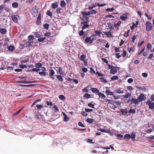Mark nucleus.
<instances>
[{
    "instance_id": "f257e3e1",
    "label": "nucleus",
    "mask_w": 154,
    "mask_h": 154,
    "mask_svg": "<svg viewBox=\"0 0 154 154\" xmlns=\"http://www.w3.org/2000/svg\"><path fill=\"white\" fill-rule=\"evenodd\" d=\"M145 25L146 31H150L152 29V24L149 21H147L146 22Z\"/></svg>"
},
{
    "instance_id": "f03ea898",
    "label": "nucleus",
    "mask_w": 154,
    "mask_h": 154,
    "mask_svg": "<svg viewBox=\"0 0 154 154\" xmlns=\"http://www.w3.org/2000/svg\"><path fill=\"white\" fill-rule=\"evenodd\" d=\"M79 35L81 37L82 39H84L88 35V34L86 32H84L83 30H81L79 32Z\"/></svg>"
},
{
    "instance_id": "7ed1b4c3",
    "label": "nucleus",
    "mask_w": 154,
    "mask_h": 154,
    "mask_svg": "<svg viewBox=\"0 0 154 154\" xmlns=\"http://www.w3.org/2000/svg\"><path fill=\"white\" fill-rule=\"evenodd\" d=\"M137 100L139 103L145 100L146 97L143 94H141L137 98Z\"/></svg>"
},
{
    "instance_id": "20e7f679",
    "label": "nucleus",
    "mask_w": 154,
    "mask_h": 154,
    "mask_svg": "<svg viewBox=\"0 0 154 154\" xmlns=\"http://www.w3.org/2000/svg\"><path fill=\"white\" fill-rule=\"evenodd\" d=\"M146 104L149 106V108L150 109H154V103L148 99L146 102Z\"/></svg>"
},
{
    "instance_id": "39448f33",
    "label": "nucleus",
    "mask_w": 154,
    "mask_h": 154,
    "mask_svg": "<svg viewBox=\"0 0 154 154\" xmlns=\"http://www.w3.org/2000/svg\"><path fill=\"white\" fill-rule=\"evenodd\" d=\"M131 102V104L134 103L136 105L138 104L139 103L137 99H135L133 98L131 99L128 100V102Z\"/></svg>"
},
{
    "instance_id": "423d86ee",
    "label": "nucleus",
    "mask_w": 154,
    "mask_h": 154,
    "mask_svg": "<svg viewBox=\"0 0 154 154\" xmlns=\"http://www.w3.org/2000/svg\"><path fill=\"white\" fill-rule=\"evenodd\" d=\"M89 23L88 21H83L81 23L82 26L83 25L82 27V30L84 29L85 28H88L89 26V25L88 23Z\"/></svg>"
},
{
    "instance_id": "0eeeda50",
    "label": "nucleus",
    "mask_w": 154,
    "mask_h": 154,
    "mask_svg": "<svg viewBox=\"0 0 154 154\" xmlns=\"http://www.w3.org/2000/svg\"><path fill=\"white\" fill-rule=\"evenodd\" d=\"M120 69L119 67L117 66H114L112 69H110V73L112 74H115L117 72V71L119 70Z\"/></svg>"
},
{
    "instance_id": "6e6552de",
    "label": "nucleus",
    "mask_w": 154,
    "mask_h": 154,
    "mask_svg": "<svg viewBox=\"0 0 154 154\" xmlns=\"http://www.w3.org/2000/svg\"><path fill=\"white\" fill-rule=\"evenodd\" d=\"M128 15V13H126L125 14H123V15L120 17V19L122 20L125 21L127 19V15Z\"/></svg>"
},
{
    "instance_id": "1a4fd4ad",
    "label": "nucleus",
    "mask_w": 154,
    "mask_h": 154,
    "mask_svg": "<svg viewBox=\"0 0 154 154\" xmlns=\"http://www.w3.org/2000/svg\"><path fill=\"white\" fill-rule=\"evenodd\" d=\"M41 14L39 13L37 18L36 21V23L38 25H41Z\"/></svg>"
},
{
    "instance_id": "9d476101",
    "label": "nucleus",
    "mask_w": 154,
    "mask_h": 154,
    "mask_svg": "<svg viewBox=\"0 0 154 154\" xmlns=\"http://www.w3.org/2000/svg\"><path fill=\"white\" fill-rule=\"evenodd\" d=\"M54 73L55 72L53 69H51L49 70V76L51 78L53 79H54V78L53 77V76L54 75Z\"/></svg>"
},
{
    "instance_id": "9b49d317",
    "label": "nucleus",
    "mask_w": 154,
    "mask_h": 154,
    "mask_svg": "<svg viewBox=\"0 0 154 154\" xmlns=\"http://www.w3.org/2000/svg\"><path fill=\"white\" fill-rule=\"evenodd\" d=\"M134 47L135 46L134 45H132L131 47L128 48V51L129 53H132L135 50Z\"/></svg>"
},
{
    "instance_id": "f8f14e48",
    "label": "nucleus",
    "mask_w": 154,
    "mask_h": 154,
    "mask_svg": "<svg viewBox=\"0 0 154 154\" xmlns=\"http://www.w3.org/2000/svg\"><path fill=\"white\" fill-rule=\"evenodd\" d=\"M86 57V56H85V55L83 54L81 56L80 58V60L81 61L85 62V63H87L86 61L85 60Z\"/></svg>"
},
{
    "instance_id": "ddd939ff",
    "label": "nucleus",
    "mask_w": 154,
    "mask_h": 154,
    "mask_svg": "<svg viewBox=\"0 0 154 154\" xmlns=\"http://www.w3.org/2000/svg\"><path fill=\"white\" fill-rule=\"evenodd\" d=\"M101 31L96 30L95 32V34L94 35V36L95 37L98 36L99 37H100L101 34Z\"/></svg>"
},
{
    "instance_id": "4468645a",
    "label": "nucleus",
    "mask_w": 154,
    "mask_h": 154,
    "mask_svg": "<svg viewBox=\"0 0 154 154\" xmlns=\"http://www.w3.org/2000/svg\"><path fill=\"white\" fill-rule=\"evenodd\" d=\"M120 112H121L122 114L123 115H125L128 113V111L127 109H120Z\"/></svg>"
},
{
    "instance_id": "2eb2a0df",
    "label": "nucleus",
    "mask_w": 154,
    "mask_h": 154,
    "mask_svg": "<svg viewBox=\"0 0 154 154\" xmlns=\"http://www.w3.org/2000/svg\"><path fill=\"white\" fill-rule=\"evenodd\" d=\"M106 93L107 95H112L113 93L112 92L110 91L109 88H107V90L106 91Z\"/></svg>"
},
{
    "instance_id": "dca6fc26",
    "label": "nucleus",
    "mask_w": 154,
    "mask_h": 154,
    "mask_svg": "<svg viewBox=\"0 0 154 154\" xmlns=\"http://www.w3.org/2000/svg\"><path fill=\"white\" fill-rule=\"evenodd\" d=\"M62 113L64 116V121L65 122L68 121L69 120V118L64 112H63Z\"/></svg>"
},
{
    "instance_id": "f3484780",
    "label": "nucleus",
    "mask_w": 154,
    "mask_h": 154,
    "mask_svg": "<svg viewBox=\"0 0 154 154\" xmlns=\"http://www.w3.org/2000/svg\"><path fill=\"white\" fill-rule=\"evenodd\" d=\"M85 43H88L90 42L91 43V37L88 36L85 39Z\"/></svg>"
},
{
    "instance_id": "a211bd4d",
    "label": "nucleus",
    "mask_w": 154,
    "mask_h": 154,
    "mask_svg": "<svg viewBox=\"0 0 154 154\" xmlns=\"http://www.w3.org/2000/svg\"><path fill=\"white\" fill-rule=\"evenodd\" d=\"M81 20L83 21H87L89 20V18L87 16L84 15L81 17Z\"/></svg>"
},
{
    "instance_id": "6ab92c4d",
    "label": "nucleus",
    "mask_w": 154,
    "mask_h": 154,
    "mask_svg": "<svg viewBox=\"0 0 154 154\" xmlns=\"http://www.w3.org/2000/svg\"><path fill=\"white\" fill-rule=\"evenodd\" d=\"M51 7L53 9H55L58 7V2H55L53 3L51 5Z\"/></svg>"
},
{
    "instance_id": "aec40b11",
    "label": "nucleus",
    "mask_w": 154,
    "mask_h": 154,
    "mask_svg": "<svg viewBox=\"0 0 154 154\" xmlns=\"http://www.w3.org/2000/svg\"><path fill=\"white\" fill-rule=\"evenodd\" d=\"M91 90L92 92L94 93H98L99 92L98 89L96 88H91Z\"/></svg>"
},
{
    "instance_id": "412c9836",
    "label": "nucleus",
    "mask_w": 154,
    "mask_h": 154,
    "mask_svg": "<svg viewBox=\"0 0 154 154\" xmlns=\"http://www.w3.org/2000/svg\"><path fill=\"white\" fill-rule=\"evenodd\" d=\"M131 138V135L129 134H127L124 136V138L125 140L129 139Z\"/></svg>"
},
{
    "instance_id": "4be33fe9",
    "label": "nucleus",
    "mask_w": 154,
    "mask_h": 154,
    "mask_svg": "<svg viewBox=\"0 0 154 154\" xmlns=\"http://www.w3.org/2000/svg\"><path fill=\"white\" fill-rule=\"evenodd\" d=\"M12 19L13 21L15 23H17V19L15 15H13L12 16Z\"/></svg>"
},
{
    "instance_id": "5701e85b",
    "label": "nucleus",
    "mask_w": 154,
    "mask_h": 154,
    "mask_svg": "<svg viewBox=\"0 0 154 154\" xmlns=\"http://www.w3.org/2000/svg\"><path fill=\"white\" fill-rule=\"evenodd\" d=\"M8 49L9 51H14L15 50V48L14 46L11 45L8 47Z\"/></svg>"
},
{
    "instance_id": "b1692460",
    "label": "nucleus",
    "mask_w": 154,
    "mask_h": 154,
    "mask_svg": "<svg viewBox=\"0 0 154 154\" xmlns=\"http://www.w3.org/2000/svg\"><path fill=\"white\" fill-rule=\"evenodd\" d=\"M0 32L2 35H4L6 33V29H5L1 28L0 29Z\"/></svg>"
},
{
    "instance_id": "393cba45",
    "label": "nucleus",
    "mask_w": 154,
    "mask_h": 154,
    "mask_svg": "<svg viewBox=\"0 0 154 154\" xmlns=\"http://www.w3.org/2000/svg\"><path fill=\"white\" fill-rule=\"evenodd\" d=\"M116 92L117 93L121 94L123 93L124 91L122 88H119L116 91Z\"/></svg>"
},
{
    "instance_id": "a878e982",
    "label": "nucleus",
    "mask_w": 154,
    "mask_h": 154,
    "mask_svg": "<svg viewBox=\"0 0 154 154\" xmlns=\"http://www.w3.org/2000/svg\"><path fill=\"white\" fill-rule=\"evenodd\" d=\"M56 76H57V79L59 81L62 82L63 81V79L61 75H56Z\"/></svg>"
},
{
    "instance_id": "bb28decb",
    "label": "nucleus",
    "mask_w": 154,
    "mask_h": 154,
    "mask_svg": "<svg viewBox=\"0 0 154 154\" xmlns=\"http://www.w3.org/2000/svg\"><path fill=\"white\" fill-rule=\"evenodd\" d=\"M28 38L29 39V42L31 43L32 42L31 40H33L34 38V36L33 35H30L28 37Z\"/></svg>"
},
{
    "instance_id": "cd10ccee",
    "label": "nucleus",
    "mask_w": 154,
    "mask_h": 154,
    "mask_svg": "<svg viewBox=\"0 0 154 154\" xmlns=\"http://www.w3.org/2000/svg\"><path fill=\"white\" fill-rule=\"evenodd\" d=\"M131 96V94L129 93H126V94L125 95H123V97H124V98H128V97L130 98Z\"/></svg>"
},
{
    "instance_id": "c85d7f7f",
    "label": "nucleus",
    "mask_w": 154,
    "mask_h": 154,
    "mask_svg": "<svg viewBox=\"0 0 154 154\" xmlns=\"http://www.w3.org/2000/svg\"><path fill=\"white\" fill-rule=\"evenodd\" d=\"M86 121L90 123H92L93 122H94V120L93 119L88 118L86 120Z\"/></svg>"
},
{
    "instance_id": "c756f323",
    "label": "nucleus",
    "mask_w": 154,
    "mask_h": 154,
    "mask_svg": "<svg viewBox=\"0 0 154 154\" xmlns=\"http://www.w3.org/2000/svg\"><path fill=\"white\" fill-rule=\"evenodd\" d=\"M57 72L59 73L60 75H63V72L62 70V69L60 67L58 69V70L57 71Z\"/></svg>"
},
{
    "instance_id": "7c9ffc66",
    "label": "nucleus",
    "mask_w": 154,
    "mask_h": 154,
    "mask_svg": "<svg viewBox=\"0 0 154 154\" xmlns=\"http://www.w3.org/2000/svg\"><path fill=\"white\" fill-rule=\"evenodd\" d=\"M105 34L108 37H110L112 36L111 31H110L107 32H105Z\"/></svg>"
},
{
    "instance_id": "2f4dec72",
    "label": "nucleus",
    "mask_w": 154,
    "mask_h": 154,
    "mask_svg": "<svg viewBox=\"0 0 154 154\" xmlns=\"http://www.w3.org/2000/svg\"><path fill=\"white\" fill-rule=\"evenodd\" d=\"M66 5V3H65L64 1H62L61 2L60 6L62 8H64Z\"/></svg>"
},
{
    "instance_id": "473e14b6",
    "label": "nucleus",
    "mask_w": 154,
    "mask_h": 154,
    "mask_svg": "<svg viewBox=\"0 0 154 154\" xmlns=\"http://www.w3.org/2000/svg\"><path fill=\"white\" fill-rule=\"evenodd\" d=\"M41 101V99H37V100H35V101L31 105V107H33L34 106L35 104L39 102V101Z\"/></svg>"
},
{
    "instance_id": "72a5a7b5",
    "label": "nucleus",
    "mask_w": 154,
    "mask_h": 154,
    "mask_svg": "<svg viewBox=\"0 0 154 154\" xmlns=\"http://www.w3.org/2000/svg\"><path fill=\"white\" fill-rule=\"evenodd\" d=\"M84 97L87 99H88L91 97V95L90 94L87 93H86L85 94Z\"/></svg>"
},
{
    "instance_id": "f704fd0d",
    "label": "nucleus",
    "mask_w": 154,
    "mask_h": 154,
    "mask_svg": "<svg viewBox=\"0 0 154 154\" xmlns=\"http://www.w3.org/2000/svg\"><path fill=\"white\" fill-rule=\"evenodd\" d=\"M39 74L41 76H42V75L45 76V75H48L47 73H46L45 72H39Z\"/></svg>"
},
{
    "instance_id": "c9c22d12",
    "label": "nucleus",
    "mask_w": 154,
    "mask_h": 154,
    "mask_svg": "<svg viewBox=\"0 0 154 154\" xmlns=\"http://www.w3.org/2000/svg\"><path fill=\"white\" fill-rule=\"evenodd\" d=\"M55 109V111H54V112H58V113H59V110L58 109V108L57 106L56 105H54L53 107Z\"/></svg>"
},
{
    "instance_id": "e433bc0d",
    "label": "nucleus",
    "mask_w": 154,
    "mask_h": 154,
    "mask_svg": "<svg viewBox=\"0 0 154 154\" xmlns=\"http://www.w3.org/2000/svg\"><path fill=\"white\" fill-rule=\"evenodd\" d=\"M45 39L46 38L45 37H41L38 39V41L39 42H43Z\"/></svg>"
},
{
    "instance_id": "4c0bfd02",
    "label": "nucleus",
    "mask_w": 154,
    "mask_h": 154,
    "mask_svg": "<svg viewBox=\"0 0 154 154\" xmlns=\"http://www.w3.org/2000/svg\"><path fill=\"white\" fill-rule=\"evenodd\" d=\"M42 66V64L41 63H37L35 64V66L37 68H41Z\"/></svg>"
},
{
    "instance_id": "58836bf2",
    "label": "nucleus",
    "mask_w": 154,
    "mask_h": 154,
    "mask_svg": "<svg viewBox=\"0 0 154 154\" xmlns=\"http://www.w3.org/2000/svg\"><path fill=\"white\" fill-rule=\"evenodd\" d=\"M116 137L118 139L121 140L123 137V136L121 134H118L117 135Z\"/></svg>"
},
{
    "instance_id": "ea45409f",
    "label": "nucleus",
    "mask_w": 154,
    "mask_h": 154,
    "mask_svg": "<svg viewBox=\"0 0 154 154\" xmlns=\"http://www.w3.org/2000/svg\"><path fill=\"white\" fill-rule=\"evenodd\" d=\"M82 15H84L86 16H88L91 14L90 11L88 12H82Z\"/></svg>"
},
{
    "instance_id": "a19ab883",
    "label": "nucleus",
    "mask_w": 154,
    "mask_h": 154,
    "mask_svg": "<svg viewBox=\"0 0 154 154\" xmlns=\"http://www.w3.org/2000/svg\"><path fill=\"white\" fill-rule=\"evenodd\" d=\"M119 78V77L116 75H114L112 76L111 78V79L112 80H116Z\"/></svg>"
},
{
    "instance_id": "79ce46f5",
    "label": "nucleus",
    "mask_w": 154,
    "mask_h": 154,
    "mask_svg": "<svg viewBox=\"0 0 154 154\" xmlns=\"http://www.w3.org/2000/svg\"><path fill=\"white\" fill-rule=\"evenodd\" d=\"M128 112L130 114H134L135 113V110L134 109H130Z\"/></svg>"
},
{
    "instance_id": "37998d69",
    "label": "nucleus",
    "mask_w": 154,
    "mask_h": 154,
    "mask_svg": "<svg viewBox=\"0 0 154 154\" xmlns=\"http://www.w3.org/2000/svg\"><path fill=\"white\" fill-rule=\"evenodd\" d=\"M12 6L14 8H17L18 6V4L17 2H14L12 4Z\"/></svg>"
},
{
    "instance_id": "c03bdc74",
    "label": "nucleus",
    "mask_w": 154,
    "mask_h": 154,
    "mask_svg": "<svg viewBox=\"0 0 154 154\" xmlns=\"http://www.w3.org/2000/svg\"><path fill=\"white\" fill-rule=\"evenodd\" d=\"M97 5H95L93 4V5H90L88 7V8L89 10H91V9H93L94 8L96 7Z\"/></svg>"
},
{
    "instance_id": "a18cd8bd",
    "label": "nucleus",
    "mask_w": 154,
    "mask_h": 154,
    "mask_svg": "<svg viewBox=\"0 0 154 154\" xmlns=\"http://www.w3.org/2000/svg\"><path fill=\"white\" fill-rule=\"evenodd\" d=\"M59 98L61 100H63L65 99V96L62 94H61L59 96Z\"/></svg>"
},
{
    "instance_id": "49530a36",
    "label": "nucleus",
    "mask_w": 154,
    "mask_h": 154,
    "mask_svg": "<svg viewBox=\"0 0 154 154\" xmlns=\"http://www.w3.org/2000/svg\"><path fill=\"white\" fill-rule=\"evenodd\" d=\"M36 106L38 110H40V109L43 107V106L41 104H37Z\"/></svg>"
},
{
    "instance_id": "de8ad7c7",
    "label": "nucleus",
    "mask_w": 154,
    "mask_h": 154,
    "mask_svg": "<svg viewBox=\"0 0 154 154\" xmlns=\"http://www.w3.org/2000/svg\"><path fill=\"white\" fill-rule=\"evenodd\" d=\"M24 107V106H23L22 107V108L19 110L17 112H16L15 113H14L13 115L14 116H16L20 112L22 111V110L23 109V108Z\"/></svg>"
},
{
    "instance_id": "09e8293b",
    "label": "nucleus",
    "mask_w": 154,
    "mask_h": 154,
    "mask_svg": "<svg viewBox=\"0 0 154 154\" xmlns=\"http://www.w3.org/2000/svg\"><path fill=\"white\" fill-rule=\"evenodd\" d=\"M100 81L101 82H103L105 83H106L107 82V80L104 78L101 77L100 78Z\"/></svg>"
},
{
    "instance_id": "8fccbe9b",
    "label": "nucleus",
    "mask_w": 154,
    "mask_h": 154,
    "mask_svg": "<svg viewBox=\"0 0 154 154\" xmlns=\"http://www.w3.org/2000/svg\"><path fill=\"white\" fill-rule=\"evenodd\" d=\"M98 94L100 97H103V98H105L106 97L105 96V95L104 94H103V93H102L101 92H99L98 93Z\"/></svg>"
},
{
    "instance_id": "3c124183",
    "label": "nucleus",
    "mask_w": 154,
    "mask_h": 154,
    "mask_svg": "<svg viewBox=\"0 0 154 154\" xmlns=\"http://www.w3.org/2000/svg\"><path fill=\"white\" fill-rule=\"evenodd\" d=\"M46 14L49 16V17H51L52 16V13L50 11L48 10L47 11L46 13Z\"/></svg>"
},
{
    "instance_id": "603ef678",
    "label": "nucleus",
    "mask_w": 154,
    "mask_h": 154,
    "mask_svg": "<svg viewBox=\"0 0 154 154\" xmlns=\"http://www.w3.org/2000/svg\"><path fill=\"white\" fill-rule=\"evenodd\" d=\"M90 13L91 14H96L97 13V12L95 10H92L90 11Z\"/></svg>"
},
{
    "instance_id": "864d4df0",
    "label": "nucleus",
    "mask_w": 154,
    "mask_h": 154,
    "mask_svg": "<svg viewBox=\"0 0 154 154\" xmlns=\"http://www.w3.org/2000/svg\"><path fill=\"white\" fill-rule=\"evenodd\" d=\"M131 136L132 140H134L136 136L135 133H133V132Z\"/></svg>"
},
{
    "instance_id": "5fc2aeb1",
    "label": "nucleus",
    "mask_w": 154,
    "mask_h": 154,
    "mask_svg": "<svg viewBox=\"0 0 154 154\" xmlns=\"http://www.w3.org/2000/svg\"><path fill=\"white\" fill-rule=\"evenodd\" d=\"M108 26L110 29H113L112 25L110 23H108Z\"/></svg>"
},
{
    "instance_id": "6e6d98bb",
    "label": "nucleus",
    "mask_w": 154,
    "mask_h": 154,
    "mask_svg": "<svg viewBox=\"0 0 154 154\" xmlns=\"http://www.w3.org/2000/svg\"><path fill=\"white\" fill-rule=\"evenodd\" d=\"M114 10V9L112 8H108L106 9V11L107 12H112Z\"/></svg>"
},
{
    "instance_id": "4d7b16f0",
    "label": "nucleus",
    "mask_w": 154,
    "mask_h": 154,
    "mask_svg": "<svg viewBox=\"0 0 154 154\" xmlns=\"http://www.w3.org/2000/svg\"><path fill=\"white\" fill-rule=\"evenodd\" d=\"M81 113L83 116L86 117L88 116V114L84 111H82Z\"/></svg>"
},
{
    "instance_id": "13d9d810",
    "label": "nucleus",
    "mask_w": 154,
    "mask_h": 154,
    "mask_svg": "<svg viewBox=\"0 0 154 154\" xmlns=\"http://www.w3.org/2000/svg\"><path fill=\"white\" fill-rule=\"evenodd\" d=\"M99 130L101 131L102 132L108 133V130L104 129H101V128H100V129H99Z\"/></svg>"
},
{
    "instance_id": "bf43d9fd",
    "label": "nucleus",
    "mask_w": 154,
    "mask_h": 154,
    "mask_svg": "<svg viewBox=\"0 0 154 154\" xmlns=\"http://www.w3.org/2000/svg\"><path fill=\"white\" fill-rule=\"evenodd\" d=\"M49 25L47 23L44 25V27L47 29H49Z\"/></svg>"
},
{
    "instance_id": "052dcab7",
    "label": "nucleus",
    "mask_w": 154,
    "mask_h": 154,
    "mask_svg": "<svg viewBox=\"0 0 154 154\" xmlns=\"http://www.w3.org/2000/svg\"><path fill=\"white\" fill-rule=\"evenodd\" d=\"M152 47V45L151 44L149 43L147 44V49H148V50H149L150 49H151Z\"/></svg>"
},
{
    "instance_id": "680f3d73",
    "label": "nucleus",
    "mask_w": 154,
    "mask_h": 154,
    "mask_svg": "<svg viewBox=\"0 0 154 154\" xmlns=\"http://www.w3.org/2000/svg\"><path fill=\"white\" fill-rule=\"evenodd\" d=\"M126 53H127V52H126V51L125 50H124L123 51L122 54V57H125L126 55Z\"/></svg>"
},
{
    "instance_id": "e2e57ef3",
    "label": "nucleus",
    "mask_w": 154,
    "mask_h": 154,
    "mask_svg": "<svg viewBox=\"0 0 154 154\" xmlns=\"http://www.w3.org/2000/svg\"><path fill=\"white\" fill-rule=\"evenodd\" d=\"M116 57L117 58H119L122 55H120V53H117L115 54Z\"/></svg>"
},
{
    "instance_id": "0e129e2a",
    "label": "nucleus",
    "mask_w": 154,
    "mask_h": 154,
    "mask_svg": "<svg viewBox=\"0 0 154 154\" xmlns=\"http://www.w3.org/2000/svg\"><path fill=\"white\" fill-rule=\"evenodd\" d=\"M61 8H58L56 9V11L57 13L58 14H61Z\"/></svg>"
},
{
    "instance_id": "69168bd1",
    "label": "nucleus",
    "mask_w": 154,
    "mask_h": 154,
    "mask_svg": "<svg viewBox=\"0 0 154 154\" xmlns=\"http://www.w3.org/2000/svg\"><path fill=\"white\" fill-rule=\"evenodd\" d=\"M86 141L87 142L91 143H94L92 142L93 140L91 139H87L86 140Z\"/></svg>"
},
{
    "instance_id": "338daca9",
    "label": "nucleus",
    "mask_w": 154,
    "mask_h": 154,
    "mask_svg": "<svg viewBox=\"0 0 154 154\" xmlns=\"http://www.w3.org/2000/svg\"><path fill=\"white\" fill-rule=\"evenodd\" d=\"M153 53H151L150 54L149 56L148 57V59L149 60L152 59V57H153Z\"/></svg>"
},
{
    "instance_id": "774afa93",
    "label": "nucleus",
    "mask_w": 154,
    "mask_h": 154,
    "mask_svg": "<svg viewBox=\"0 0 154 154\" xmlns=\"http://www.w3.org/2000/svg\"><path fill=\"white\" fill-rule=\"evenodd\" d=\"M133 79L132 78H129L128 80V82L129 83H131L133 82Z\"/></svg>"
}]
</instances>
